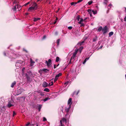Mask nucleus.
<instances>
[{
	"label": "nucleus",
	"mask_w": 126,
	"mask_h": 126,
	"mask_svg": "<svg viewBox=\"0 0 126 126\" xmlns=\"http://www.w3.org/2000/svg\"><path fill=\"white\" fill-rule=\"evenodd\" d=\"M16 83V81H14L12 83L11 85V87L12 88H13L14 85H15Z\"/></svg>",
	"instance_id": "nucleus-13"
},
{
	"label": "nucleus",
	"mask_w": 126,
	"mask_h": 126,
	"mask_svg": "<svg viewBox=\"0 0 126 126\" xmlns=\"http://www.w3.org/2000/svg\"><path fill=\"white\" fill-rule=\"evenodd\" d=\"M97 40V36H96L95 38L93 39V42H95Z\"/></svg>",
	"instance_id": "nucleus-29"
},
{
	"label": "nucleus",
	"mask_w": 126,
	"mask_h": 126,
	"mask_svg": "<svg viewBox=\"0 0 126 126\" xmlns=\"http://www.w3.org/2000/svg\"><path fill=\"white\" fill-rule=\"evenodd\" d=\"M44 91L47 92H49L50 90L47 88H45L44 89Z\"/></svg>",
	"instance_id": "nucleus-19"
},
{
	"label": "nucleus",
	"mask_w": 126,
	"mask_h": 126,
	"mask_svg": "<svg viewBox=\"0 0 126 126\" xmlns=\"http://www.w3.org/2000/svg\"><path fill=\"white\" fill-rule=\"evenodd\" d=\"M124 21H126V16L124 18Z\"/></svg>",
	"instance_id": "nucleus-54"
},
{
	"label": "nucleus",
	"mask_w": 126,
	"mask_h": 126,
	"mask_svg": "<svg viewBox=\"0 0 126 126\" xmlns=\"http://www.w3.org/2000/svg\"><path fill=\"white\" fill-rule=\"evenodd\" d=\"M76 19L77 20L79 21V20L80 18V16L79 15H78L76 17Z\"/></svg>",
	"instance_id": "nucleus-31"
},
{
	"label": "nucleus",
	"mask_w": 126,
	"mask_h": 126,
	"mask_svg": "<svg viewBox=\"0 0 126 126\" xmlns=\"http://www.w3.org/2000/svg\"><path fill=\"white\" fill-rule=\"evenodd\" d=\"M5 106H3L2 107H1V109H5Z\"/></svg>",
	"instance_id": "nucleus-60"
},
{
	"label": "nucleus",
	"mask_w": 126,
	"mask_h": 126,
	"mask_svg": "<svg viewBox=\"0 0 126 126\" xmlns=\"http://www.w3.org/2000/svg\"><path fill=\"white\" fill-rule=\"evenodd\" d=\"M3 54L4 56H6V53L5 52H3Z\"/></svg>",
	"instance_id": "nucleus-49"
},
{
	"label": "nucleus",
	"mask_w": 126,
	"mask_h": 126,
	"mask_svg": "<svg viewBox=\"0 0 126 126\" xmlns=\"http://www.w3.org/2000/svg\"><path fill=\"white\" fill-rule=\"evenodd\" d=\"M43 0H37V2H38L39 1H41Z\"/></svg>",
	"instance_id": "nucleus-62"
},
{
	"label": "nucleus",
	"mask_w": 126,
	"mask_h": 126,
	"mask_svg": "<svg viewBox=\"0 0 126 126\" xmlns=\"http://www.w3.org/2000/svg\"><path fill=\"white\" fill-rule=\"evenodd\" d=\"M32 6L28 9V11H31L32 10H36L37 9L38 6L37 4L35 2H32L31 4Z\"/></svg>",
	"instance_id": "nucleus-1"
},
{
	"label": "nucleus",
	"mask_w": 126,
	"mask_h": 126,
	"mask_svg": "<svg viewBox=\"0 0 126 126\" xmlns=\"http://www.w3.org/2000/svg\"><path fill=\"white\" fill-rule=\"evenodd\" d=\"M93 2V1H90L88 2V4L89 5H90Z\"/></svg>",
	"instance_id": "nucleus-30"
},
{
	"label": "nucleus",
	"mask_w": 126,
	"mask_h": 126,
	"mask_svg": "<svg viewBox=\"0 0 126 126\" xmlns=\"http://www.w3.org/2000/svg\"><path fill=\"white\" fill-rule=\"evenodd\" d=\"M62 121H65V122H66V119L64 118H63L62 119Z\"/></svg>",
	"instance_id": "nucleus-35"
},
{
	"label": "nucleus",
	"mask_w": 126,
	"mask_h": 126,
	"mask_svg": "<svg viewBox=\"0 0 126 126\" xmlns=\"http://www.w3.org/2000/svg\"><path fill=\"white\" fill-rule=\"evenodd\" d=\"M23 63V62L21 60H18L17 61L16 63V66L17 65H18V63L21 64Z\"/></svg>",
	"instance_id": "nucleus-9"
},
{
	"label": "nucleus",
	"mask_w": 126,
	"mask_h": 126,
	"mask_svg": "<svg viewBox=\"0 0 126 126\" xmlns=\"http://www.w3.org/2000/svg\"><path fill=\"white\" fill-rule=\"evenodd\" d=\"M30 122H28V123L26 125V126H28L30 124Z\"/></svg>",
	"instance_id": "nucleus-42"
},
{
	"label": "nucleus",
	"mask_w": 126,
	"mask_h": 126,
	"mask_svg": "<svg viewBox=\"0 0 126 126\" xmlns=\"http://www.w3.org/2000/svg\"><path fill=\"white\" fill-rule=\"evenodd\" d=\"M42 105H39L38 108V109L39 110V111H40L41 109L42 108Z\"/></svg>",
	"instance_id": "nucleus-21"
},
{
	"label": "nucleus",
	"mask_w": 126,
	"mask_h": 126,
	"mask_svg": "<svg viewBox=\"0 0 126 126\" xmlns=\"http://www.w3.org/2000/svg\"><path fill=\"white\" fill-rule=\"evenodd\" d=\"M80 21L78 22V23L79 24H82V23L83 21V18H80Z\"/></svg>",
	"instance_id": "nucleus-16"
},
{
	"label": "nucleus",
	"mask_w": 126,
	"mask_h": 126,
	"mask_svg": "<svg viewBox=\"0 0 126 126\" xmlns=\"http://www.w3.org/2000/svg\"><path fill=\"white\" fill-rule=\"evenodd\" d=\"M87 11L89 13H91V9H88L87 10Z\"/></svg>",
	"instance_id": "nucleus-38"
},
{
	"label": "nucleus",
	"mask_w": 126,
	"mask_h": 126,
	"mask_svg": "<svg viewBox=\"0 0 126 126\" xmlns=\"http://www.w3.org/2000/svg\"><path fill=\"white\" fill-rule=\"evenodd\" d=\"M49 99L50 98L48 97H47L44 99L43 100L44 102H45Z\"/></svg>",
	"instance_id": "nucleus-23"
},
{
	"label": "nucleus",
	"mask_w": 126,
	"mask_h": 126,
	"mask_svg": "<svg viewBox=\"0 0 126 126\" xmlns=\"http://www.w3.org/2000/svg\"><path fill=\"white\" fill-rule=\"evenodd\" d=\"M78 50V49L75 50V52L73 53L72 56L71 58V59H74L76 57V55L77 54Z\"/></svg>",
	"instance_id": "nucleus-2"
},
{
	"label": "nucleus",
	"mask_w": 126,
	"mask_h": 126,
	"mask_svg": "<svg viewBox=\"0 0 126 126\" xmlns=\"http://www.w3.org/2000/svg\"><path fill=\"white\" fill-rule=\"evenodd\" d=\"M47 64V66L49 67L50 66V65L52 64L51 61V59H49L48 61H46L45 62Z\"/></svg>",
	"instance_id": "nucleus-4"
},
{
	"label": "nucleus",
	"mask_w": 126,
	"mask_h": 126,
	"mask_svg": "<svg viewBox=\"0 0 126 126\" xmlns=\"http://www.w3.org/2000/svg\"><path fill=\"white\" fill-rule=\"evenodd\" d=\"M41 18H34L33 21L34 22H36L37 21L40 20Z\"/></svg>",
	"instance_id": "nucleus-14"
},
{
	"label": "nucleus",
	"mask_w": 126,
	"mask_h": 126,
	"mask_svg": "<svg viewBox=\"0 0 126 126\" xmlns=\"http://www.w3.org/2000/svg\"><path fill=\"white\" fill-rule=\"evenodd\" d=\"M43 69H41L39 71V72L40 73V74H42L43 73Z\"/></svg>",
	"instance_id": "nucleus-25"
},
{
	"label": "nucleus",
	"mask_w": 126,
	"mask_h": 126,
	"mask_svg": "<svg viewBox=\"0 0 126 126\" xmlns=\"http://www.w3.org/2000/svg\"><path fill=\"white\" fill-rule=\"evenodd\" d=\"M68 83L69 82L68 81H67V82H65L64 84L66 86L67 85Z\"/></svg>",
	"instance_id": "nucleus-48"
},
{
	"label": "nucleus",
	"mask_w": 126,
	"mask_h": 126,
	"mask_svg": "<svg viewBox=\"0 0 126 126\" xmlns=\"http://www.w3.org/2000/svg\"><path fill=\"white\" fill-rule=\"evenodd\" d=\"M40 94L42 96H43L44 95V94L42 93L41 92L40 93Z\"/></svg>",
	"instance_id": "nucleus-46"
},
{
	"label": "nucleus",
	"mask_w": 126,
	"mask_h": 126,
	"mask_svg": "<svg viewBox=\"0 0 126 126\" xmlns=\"http://www.w3.org/2000/svg\"><path fill=\"white\" fill-rule=\"evenodd\" d=\"M92 12L94 15L95 14L97 13L96 11L95 12L93 10H92Z\"/></svg>",
	"instance_id": "nucleus-36"
},
{
	"label": "nucleus",
	"mask_w": 126,
	"mask_h": 126,
	"mask_svg": "<svg viewBox=\"0 0 126 126\" xmlns=\"http://www.w3.org/2000/svg\"><path fill=\"white\" fill-rule=\"evenodd\" d=\"M83 0H79L77 2V3H79L81 2H82V1Z\"/></svg>",
	"instance_id": "nucleus-39"
},
{
	"label": "nucleus",
	"mask_w": 126,
	"mask_h": 126,
	"mask_svg": "<svg viewBox=\"0 0 126 126\" xmlns=\"http://www.w3.org/2000/svg\"><path fill=\"white\" fill-rule=\"evenodd\" d=\"M60 125H61V126H64V124H63L62 123H61L60 124Z\"/></svg>",
	"instance_id": "nucleus-57"
},
{
	"label": "nucleus",
	"mask_w": 126,
	"mask_h": 126,
	"mask_svg": "<svg viewBox=\"0 0 126 126\" xmlns=\"http://www.w3.org/2000/svg\"><path fill=\"white\" fill-rule=\"evenodd\" d=\"M37 92L38 93H39L40 94V93H41V92L40 91H37Z\"/></svg>",
	"instance_id": "nucleus-64"
},
{
	"label": "nucleus",
	"mask_w": 126,
	"mask_h": 126,
	"mask_svg": "<svg viewBox=\"0 0 126 126\" xmlns=\"http://www.w3.org/2000/svg\"><path fill=\"white\" fill-rule=\"evenodd\" d=\"M77 3V2H72L71 3V5H74L76 4Z\"/></svg>",
	"instance_id": "nucleus-28"
},
{
	"label": "nucleus",
	"mask_w": 126,
	"mask_h": 126,
	"mask_svg": "<svg viewBox=\"0 0 126 126\" xmlns=\"http://www.w3.org/2000/svg\"><path fill=\"white\" fill-rule=\"evenodd\" d=\"M48 83L46 82L45 81L42 84L43 87H46L48 86Z\"/></svg>",
	"instance_id": "nucleus-8"
},
{
	"label": "nucleus",
	"mask_w": 126,
	"mask_h": 126,
	"mask_svg": "<svg viewBox=\"0 0 126 126\" xmlns=\"http://www.w3.org/2000/svg\"><path fill=\"white\" fill-rule=\"evenodd\" d=\"M33 64L32 63H31V64H30V66H33Z\"/></svg>",
	"instance_id": "nucleus-56"
},
{
	"label": "nucleus",
	"mask_w": 126,
	"mask_h": 126,
	"mask_svg": "<svg viewBox=\"0 0 126 126\" xmlns=\"http://www.w3.org/2000/svg\"><path fill=\"white\" fill-rule=\"evenodd\" d=\"M72 59H71H71H70V60L69 61V63H71V60Z\"/></svg>",
	"instance_id": "nucleus-63"
},
{
	"label": "nucleus",
	"mask_w": 126,
	"mask_h": 126,
	"mask_svg": "<svg viewBox=\"0 0 126 126\" xmlns=\"http://www.w3.org/2000/svg\"><path fill=\"white\" fill-rule=\"evenodd\" d=\"M72 99L71 98H70L68 100V104H72Z\"/></svg>",
	"instance_id": "nucleus-10"
},
{
	"label": "nucleus",
	"mask_w": 126,
	"mask_h": 126,
	"mask_svg": "<svg viewBox=\"0 0 126 126\" xmlns=\"http://www.w3.org/2000/svg\"><path fill=\"white\" fill-rule=\"evenodd\" d=\"M35 124H32V123L31 124V126H34V125H35Z\"/></svg>",
	"instance_id": "nucleus-58"
},
{
	"label": "nucleus",
	"mask_w": 126,
	"mask_h": 126,
	"mask_svg": "<svg viewBox=\"0 0 126 126\" xmlns=\"http://www.w3.org/2000/svg\"><path fill=\"white\" fill-rule=\"evenodd\" d=\"M46 38V36L45 35H44L43 37V39H44Z\"/></svg>",
	"instance_id": "nucleus-55"
},
{
	"label": "nucleus",
	"mask_w": 126,
	"mask_h": 126,
	"mask_svg": "<svg viewBox=\"0 0 126 126\" xmlns=\"http://www.w3.org/2000/svg\"><path fill=\"white\" fill-rule=\"evenodd\" d=\"M16 114V113L14 111H13V116H14Z\"/></svg>",
	"instance_id": "nucleus-41"
},
{
	"label": "nucleus",
	"mask_w": 126,
	"mask_h": 126,
	"mask_svg": "<svg viewBox=\"0 0 126 126\" xmlns=\"http://www.w3.org/2000/svg\"><path fill=\"white\" fill-rule=\"evenodd\" d=\"M59 59H60L58 57H57L56 58V60H55L56 62H58L59 61Z\"/></svg>",
	"instance_id": "nucleus-22"
},
{
	"label": "nucleus",
	"mask_w": 126,
	"mask_h": 126,
	"mask_svg": "<svg viewBox=\"0 0 126 126\" xmlns=\"http://www.w3.org/2000/svg\"><path fill=\"white\" fill-rule=\"evenodd\" d=\"M87 61L85 59L84 60V62L83 63V64H84Z\"/></svg>",
	"instance_id": "nucleus-47"
},
{
	"label": "nucleus",
	"mask_w": 126,
	"mask_h": 126,
	"mask_svg": "<svg viewBox=\"0 0 126 126\" xmlns=\"http://www.w3.org/2000/svg\"><path fill=\"white\" fill-rule=\"evenodd\" d=\"M62 75V74L61 73H59L55 77V78L54 80V82H55L57 81L59 77Z\"/></svg>",
	"instance_id": "nucleus-5"
},
{
	"label": "nucleus",
	"mask_w": 126,
	"mask_h": 126,
	"mask_svg": "<svg viewBox=\"0 0 126 126\" xmlns=\"http://www.w3.org/2000/svg\"><path fill=\"white\" fill-rule=\"evenodd\" d=\"M57 23V21L56 20L55 22L53 23V24H55Z\"/></svg>",
	"instance_id": "nucleus-52"
},
{
	"label": "nucleus",
	"mask_w": 126,
	"mask_h": 126,
	"mask_svg": "<svg viewBox=\"0 0 126 126\" xmlns=\"http://www.w3.org/2000/svg\"><path fill=\"white\" fill-rule=\"evenodd\" d=\"M83 47H81L79 48V50L80 51V52L81 53V50L83 49Z\"/></svg>",
	"instance_id": "nucleus-33"
},
{
	"label": "nucleus",
	"mask_w": 126,
	"mask_h": 126,
	"mask_svg": "<svg viewBox=\"0 0 126 126\" xmlns=\"http://www.w3.org/2000/svg\"><path fill=\"white\" fill-rule=\"evenodd\" d=\"M60 39H58L57 41V45H58L59 44L60 42Z\"/></svg>",
	"instance_id": "nucleus-27"
},
{
	"label": "nucleus",
	"mask_w": 126,
	"mask_h": 126,
	"mask_svg": "<svg viewBox=\"0 0 126 126\" xmlns=\"http://www.w3.org/2000/svg\"><path fill=\"white\" fill-rule=\"evenodd\" d=\"M43 72L45 73H48L49 72V70L47 69L44 68L43 69Z\"/></svg>",
	"instance_id": "nucleus-11"
},
{
	"label": "nucleus",
	"mask_w": 126,
	"mask_h": 126,
	"mask_svg": "<svg viewBox=\"0 0 126 126\" xmlns=\"http://www.w3.org/2000/svg\"><path fill=\"white\" fill-rule=\"evenodd\" d=\"M104 3L105 4H106L108 1V0H104Z\"/></svg>",
	"instance_id": "nucleus-34"
},
{
	"label": "nucleus",
	"mask_w": 126,
	"mask_h": 126,
	"mask_svg": "<svg viewBox=\"0 0 126 126\" xmlns=\"http://www.w3.org/2000/svg\"><path fill=\"white\" fill-rule=\"evenodd\" d=\"M58 32H56L55 34L56 35H57L58 34Z\"/></svg>",
	"instance_id": "nucleus-53"
},
{
	"label": "nucleus",
	"mask_w": 126,
	"mask_h": 126,
	"mask_svg": "<svg viewBox=\"0 0 126 126\" xmlns=\"http://www.w3.org/2000/svg\"><path fill=\"white\" fill-rule=\"evenodd\" d=\"M26 78L27 79V81L28 82H31L32 79H31L30 77L28 76V75L27 74L26 75Z\"/></svg>",
	"instance_id": "nucleus-7"
},
{
	"label": "nucleus",
	"mask_w": 126,
	"mask_h": 126,
	"mask_svg": "<svg viewBox=\"0 0 126 126\" xmlns=\"http://www.w3.org/2000/svg\"><path fill=\"white\" fill-rule=\"evenodd\" d=\"M43 121H47L45 117L43 118Z\"/></svg>",
	"instance_id": "nucleus-40"
},
{
	"label": "nucleus",
	"mask_w": 126,
	"mask_h": 126,
	"mask_svg": "<svg viewBox=\"0 0 126 126\" xmlns=\"http://www.w3.org/2000/svg\"><path fill=\"white\" fill-rule=\"evenodd\" d=\"M110 9H110H108L107 11V14L108 13L109 11V10Z\"/></svg>",
	"instance_id": "nucleus-51"
},
{
	"label": "nucleus",
	"mask_w": 126,
	"mask_h": 126,
	"mask_svg": "<svg viewBox=\"0 0 126 126\" xmlns=\"http://www.w3.org/2000/svg\"><path fill=\"white\" fill-rule=\"evenodd\" d=\"M68 28L69 30H71L72 28V27L71 26H70L68 27Z\"/></svg>",
	"instance_id": "nucleus-43"
},
{
	"label": "nucleus",
	"mask_w": 126,
	"mask_h": 126,
	"mask_svg": "<svg viewBox=\"0 0 126 126\" xmlns=\"http://www.w3.org/2000/svg\"><path fill=\"white\" fill-rule=\"evenodd\" d=\"M53 82L52 81L51 82V83H50L48 84V86H52L53 85Z\"/></svg>",
	"instance_id": "nucleus-26"
},
{
	"label": "nucleus",
	"mask_w": 126,
	"mask_h": 126,
	"mask_svg": "<svg viewBox=\"0 0 126 126\" xmlns=\"http://www.w3.org/2000/svg\"><path fill=\"white\" fill-rule=\"evenodd\" d=\"M84 42V41H82L81 42H79L78 44V45L79 46H81Z\"/></svg>",
	"instance_id": "nucleus-17"
},
{
	"label": "nucleus",
	"mask_w": 126,
	"mask_h": 126,
	"mask_svg": "<svg viewBox=\"0 0 126 126\" xmlns=\"http://www.w3.org/2000/svg\"><path fill=\"white\" fill-rule=\"evenodd\" d=\"M108 31V29L107 26H105V27L102 29V31L103 32V33L104 35Z\"/></svg>",
	"instance_id": "nucleus-3"
},
{
	"label": "nucleus",
	"mask_w": 126,
	"mask_h": 126,
	"mask_svg": "<svg viewBox=\"0 0 126 126\" xmlns=\"http://www.w3.org/2000/svg\"><path fill=\"white\" fill-rule=\"evenodd\" d=\"M113 34V32H109V37H110Z\"/></svg>",
	"instance_id": "nucleus-20"
},
{
	"label": "nucleus",
	"mask_w": 126,
	"mask_h": 126,
	"mask_svg": "<svg viewBox=\"0 0 126 126\" xmlns=\"http://www.w3.org/2000/svg\"><path fill=\"white\" fill-rule=\"evenodd\" d=\"M12 103V102L11 101H10L8 102V104L7 105V106L8 108H10L12 106H13V105L11 104Z\"/></svg>",
	"instance_id": "nucleus-6"
},
{
	"label": "nucleus",
	"mask_w": 126,
	"mask_h": 126,
	"mask_svg": "<svg viewBox=\"0 0 126 126\" xmlns=\"http://www.w3.org/2000/svg\"><path fill=\"white\" fill-rule=\"evenodd\" d=\"M32 3V1L31 0L30 1L28 2L27 3H26L24 5V6H26V5H27L29 4L30 3Z\"/></svg>",
	"instance_id": "nucleus-18"
},
{
	"label": "nucleus",
	"mask_w": 126,
	"mask_h": 126,
	"mask_svg": "<svg viewBox=\"0 0 126 126\" xmlns=\"http://www.w3.org/2000/svg\"><path fill=\"white\" fill-rule=\"evenodd\" d=\"M59 65V64H58L57 65H56V64H54V69L55 68L57 67Z\"/></svg>",
	"instance_id": "nucleus-32"
},
{
	"label": "nucleus",
	"mask_w": 126,
	"mask_h": 126,
	"mask_svg": "<svg viewBox=\"0 0 126 126\" xmlns=\"http://www.w3.org/2000/svg\"><path fill=\"white\" fill-rule=\"evenodd\" d=\"M102 27L100 26L98 28L97 30V32H100L102 30Z\"/></svg>",
	"instance_id": "nucleus-15"
},
{
	"label": "nucleus",
	"mask_w": 126,
	"mask_h": 126,
	"mask_svg": "<svg viewBox=\"0 0 126 126\" xmlns=\"http://www.w3.org/2000/svg\"><path fill=\"white\" fill-rule=\"evenodd\" d=\"M69 107L68 108V109H69V110H70V109L71 108V104H69Z\"/></svg>",
	"instance_id": "nucleus-44"
},
{
	"label": "nucleus",
	"mask_w": 126,
	"mask_h": 126,
	"mask_svg": "<svg viewBox=\"0 0 126 126\" xmlns=\"http://www.w3.org/2000/svg\"><path fill=\"white\" fill-rule=\"evenodd\" d=\"M30 62L31 63L33 64L35 63L33 61L32 59H31Z\"/></svg>",
	"instance_id": "nucleus-37"
},
{
	"label": "nucleus",
	"mask_w": 126,
	"mask_h": 126,
	"mask_svg": "<svg viewBox=\"0 0 126 126\" xmlns=\"http://www.w3.org/2000/svg\"><path fill=\"white\" fill-rule=\"evenodd\" d=\"M17 2V1H16V2H15V0L13 2V3H15Z\"/></svg>",
	"instance_id": "nucleus-61"
},
{
	"label": "nucleus",
	"mask_w": 126,
	"mask_h": 126,
	"mask_svg": "<svg viewBox=\"0 0 126 126\" xmlns=\"http://www.w3.org/2000/svg\"><path fill=\"white\" fill-rule=\"evenodd\" d=\"M65 110L67 113L70 110L68 108H65Z\"/></svg>",
	"instance_id": "nucleus-24"
},
{
	"label": "nucleus",
	"mask_w": 126,
	"mask_h": 126,
	"mask_svg": "<svg viewBox=\"0 0 126 126\" xmlns=\"http://www.w3.org/2000/svg\"><path fill=\"white\" fill-rule=\"evenodd\" d=\"M17 8H18V7H21V6L18 4H17Z\"/></svg>",
	"instance_id": "nucleus-50"
},
{
	"label": "nucleus",
	"mask_w": 126,
	"mask_h": 126,
	"mask_svg": "<svg viewBox=\"0 0 126 126\" xmlns=\"http://www.w3.org/2000/svg\"><path fill=\"white\" fill-rule=\"evenodd\" d=\"M112 6V5L111 4H110L109 5H108V6L110 7V8H111V6Z\"/></svg>",
	"instance_id": "nucleus-45"
},
{
	"label": "nucleus",
	"mask_w": 126,
	"mask_h": 126,
	"mask_svg": "<svg viewBox=\"0 0 126 126\" xmlns=\"http://www.w3.org/2000/svg\"><path fill=\"white\" fill-rule=\"evenodd\" d=\"M12 10H13L14 12H16V5L15 6L13 7L12 8Z\"/></svg>",
	"instance_id": "nucleus-12"
},
{
	"label": "nucleus",
	"mask_w": 126,
	"mask_h": 126,
	"mask_svg": "<svg viewBox=\"0 0 126 126\" xmlns=\"http://www.w3.org/2000/svg\"><path fill=\"white\" fill-rule=\"evenodd\" d=\"M81 25V26H84V25L83 23H82V24H80Z\"/></svg>",
	"instance_id": "nucleus-59"
}]
</instances>
